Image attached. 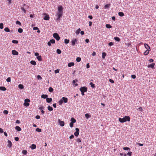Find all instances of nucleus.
I'll use <instances>...</instances> for the list:
<instances>
[{
    "label": "nucleus",
    "instance_id": "f257e3e1",
    "mask_svg": "<svg viewBox=\"0 0 156 156\" xmlns=\"http://www.w3.org/2000/svg\"><path fill=\"white\" fill-rule=\"evenodd\" d=\"M119 121L121 123H124L126 121L129 122L130 121V117L128 116H125L123 118H119Z\"/></svg>",
    "mask_w": 156,
    "mask_h": 156
},
{
    "label": "nucleus",
    "instance_id": "f03ea898",
    "mask_svg": "<svg viewBox=\"0 0 156 156\" xmlns=\"http://www.w3.org/2000/svg\"><path fill=\"white\" fill-rule=\"evenodd\" d=\"M63 14L57 13L55 15V16L57 17L56 18V21L60 22V18L62 16Z\"/></svg>",
    "mask_w": 156,
    "mask_h": 156
},
{
    "label": "nucleus",
    "instance_id": "7ed1b4c3",
    "mask_svg": "<svg viewBox=\"0 0 156 156\" xmlns=\"http://www.w3.org/2000/svg\"><path fill=\"white\" fill-rule=\"evenodd\" d=\"M63 9L62 6H58V12L57 13H59L63 14Z\"/></svg>",
    "mask_w": 156,
    "mask_h": 156
},
{
    "label": "nucleus",
    "instance_id": "20e7f679",
    "mask_svg": "<svg viewBox=\"0 0 156 156\" xmlns=\"http://www.w3.org/2000/svg\"><path fill=\"white\" fill-rule=\"evenodd\" d=\"M53 36L57 41H59L60 38L59 35L57 33H54L53 34Z\"/></svg>",
    "mask_w": 156,
    "mask_h": 156
},
{
    "label": "nucleus",
    "instance_id": "39448f33",
    "mask_svg": "<svg viewBox=\"0 0 156 156\" xmlns=\"http://www.w3.org/2000/svg\"><path fill=\"white\" fill-rule=\"evenodd\" d=\"M80 90L81 91L86 92L87 91V88L86 87H81L80 88Z\"/></svg>",
    "mask_w": 156,
    "mask_h": 156
},
{
    "label": "nucleus",
    "instance_id": "423d86ee",
    "mask_svg": "<svg viewBox=\"0 0 156 156\" xmlns=\"http://www.w3.org/2000/svg\"><path fill=\"white\" fill-rule=\"evenodd\" d=\"M75 130L76 131L74 133V135L75 136H78L79 135V129L78 128H76Z\"/></svg>",
    "mask_w": 156,
    "mask_h": 156
},
{
    "label": "nucleus",
    "instance_id": "0eeeda50",
    "mask_svg": "<svg viewBox=\"0 0 156 156\" xmlns=\"http://www.w3.org/2000/svg\"><path fill=\"white\" fill-rule=\"evenodd\" d=\"M44 15H45L43 18L44 19V20H49V19L50 18L49 15L46 13H44Z\"/></svg>",
    "mask_w": 156,
    "mask_h": 156
},
{
    "label": "nucleus",
    "instance_id": "6e6552de",
    "mask_svg": "<svg viewBox=\"0 0 156 156\" xmlns=\"http://www.w3.org/2000/svg\"><path fill=\"white\" fill-rule=\"evenodd\" d=\"M77 41L78 40L76 38L73 39L71 41L72 45L73 46L74 45Z\"/></svg>",
    "mask_w": 156,
    "mask_h": 156
},
{
    "label": "nucleus",
    "instance_id": "1a4fd4ad",
    "mask_svg": "<svg viewBox=\"0 0 156 156\" xmlns=\"http://www.w3.org/2000/svg\"><path fill=\"white\" fill-rule=\"evenodd\" d=\"M155 65V64L154 63H153L151 64L148 65L147 66V67L148 68H151L152 69H153L154 68V66Z\"/></svg>",
    "mask_w": 156,
    "mask_h": 156
},
{
    "label": "nucleus",
    "instance_id": "9d476101",
    "mask_svg": "<svg viewBox=\"0 0 156 156\" xmlns=\"http://www.w3.org/2000/svg\"><path fill=\"white\" fill-rule=\"evenodd\" d=\"M59 123L60 125L62 126H63L65 124L64 122L62 121H61L60 119L58 120Z\"/></svg>",
    "mask_w": 156,
    "mask_h": 156
},
{
    "label": "nucleus",
    "instance_id": "9b49d317",
    "mask_svg": "<svg viewBox=\"0 0 156 156\" xmlns=\"http://www.w3.org/2000/svg\"><path fill=\"white\" fill-rule=\"evenodd\" d=\"M12 54L13 55H17L18 54V52L15 50H12Z\"/></svg>",
    "mask_w": 156,
    "mask_h": 156
},
{
    "label": "nucleus",
    "instance_id": "f8f14e48",
    "mask_svg": "<svg viewBox=\"0 0 156 156\" xmlns=\"http://www.w3.org/2000/svg\"><path fill=\"white\" fill-rule=\"evenodd\" d=\"M46 101L47 103H50L51 101H52V99L51 98H48L47 97L46 99Z\"/></svg>",
    "mask_w": 156,
    "mask_h": 156
},
{
    "label": "nucleus",
    "instance_id": "ddd939ff",
    "mask_svg": "<svg viewBox=\"0 0 156 156\" xmlns=\"http://www.w3.org/2000/svg\"><path fill=\"white\" fill-rule=\"evenodd\" d=\"M30 148L32 149L33 150L35 149L36 147V145L34 144H32L30 146Z\"/></svg>",
    "mask_w": 156,
    "mask_h": 156
},
{
    "label": "nucleus",
    "instance_id": "4468645a",
    "mask_svg": "<svg viewBox=\"0 0 156 156\" xmlns=\"http://www.w3.org/2000/svg\"><path fill=\"white\" fill-rule=\"evenodd\" d=\"M144 46L145 48L146 49H147H147H149V50H151L150 47L147 44H144Z\"/></svg>",
    "mask_w": 156,
    "mask_h": 156
},
{
    "label": "nucleus",
    "instance_id": "2eb2a0df",
    "mask_svg": "<svg viewBox=\"0 0 156 156\" xmlns=\"http://www.w3.org/2000/svg\"><path fill=\"white\" fill-rule=\"evenodd\" d=\"M74 63L73 62L69 63L68 64V66L69 67H71L74 65Z\"/></svg>",
    "mask_w": 156,
    "mask_h": 156
},
{
    "label": "nucleus",
    "instance_id": "dca6fc26",
    "mask_svg": "<svg viewBox=\"0 0 156 156\" xmlns=\"http://www.w3.org/2000/svg\"><path fill=\"white\" fill-rule=\"evenodd\" d=\"M62 100L65 103H67L68 101V99L67 98L65 97H63L62 98Z\"/></svg>",
    "mask_w": 156,
    "mask_h": 156
},
{
    "label": "nucleus",
    "instance_id": "f3484780",
    "mask_svg": "<svg viewBox=\"0 0 156 156\" xmlns=\"http://www.w3.org/2000/svg\"><path fill=\"white\" fill-rule=\"evenodd\" d=\"M15 129L18 131H20L21 130V128L19 126H16Z\"/></svg>",
    "mask_w": 156,
    "mask_h": 156
},
{
    "label": "nucleus",
    "instance_id": "a211bd4d",
    "mask_svg": "<svg viewBox=\"0 0 156 156\" xmlns=\"http://www.w3.org/2000/svg\"><path fill=\"white\" fill-rule=\"evenodd\" d=\"M12 143L11 141L9 140H8V146L9 147H10L12 146Z\"/></svg>",
    "mask_w": 156,
    "mask_h": 156
},
{
    "label": "nucleus",
    "instance_id": "6ab92c4d",
    "mask_svg": "<svg viewBox=\"0 0 156 156\" xmlns=\"http://www.w3.org/2000/svg\"><path fill=\"white\" fill-rule=\"evenodd\" d=\"M48 95L47 94H42L41 96V98H42L45 99L47 98Z\"/></svg>",
    "mask_w": 156,
    "mask_h": 156
},
{
    "label": "nucleus",
    "instance_id": "aec40b11",
    "mask_svg": "<svg viewBox=\"0 0 156 156\" xmlns=\"http://www.w3.org/2000/svg\"><path fill=\"white\" fill-rule=\"evenodd\" d=\"M0 90L2 91H5L6 89L5 87H0Z\"/></svg>",
    "mask_w": 156,
    "mask_h": 156
},
{
    "label": "nucleus",
    "instance_id": "412c9836",
    "mask_svg": "<svg viewBox=\"0 0 156 156\" xmlns=\"http://www.w3.org/2000/svg\"><path fill=\"white\" fill-rule=\"evenodd\" d=\"M85 115V117L87 119L91 117V115H89V114L88 113L86 114Z\"/></svg>",
    "mask_w": 156,
    "mask_h": 156
},
{
    "label": "nucleus",
    "instance_id": "4be33fe9",
    "mask_svg": "<svg viewBox=\"0 0 156 156\" xmlns=\"http://www.w3.org/2000/svg\"><path fill=\"white\" fill-rule=\"evenodd\" d=\"M71 122L74 123L76 122V120L73 118H71Z\"/></svg>",
    "mask_w": 156,
    "mask_h": 156
},
{
    "label": "nucleus",
    "instance_id": "5701e85b",
    "mask_svg": "<svg viewBox=\"0 0 156 156\" xmlns=\"http://www.w3.org/2000/svg\"><path fill=\"white\" fill-rule=\"evenodd\" d=\"M48 110L50 111H52L53 110V108L52 107L49 105L48 107Z\"/></svg>",
    "mask_w": 156,
    "mask_h": 156
},
{
    "label": "nucleus",
    "instance_id": "b1692460",
    "mask_svg": "<svg viewBox=\"0 0 156 156\" xmlns=\"http://www.w3.org/2000/svg\"><path fill=\"white\" fill-rule=\"evenodd\" d=\"M114 39L116 41H120V39L119 37H114Z\"/></svg>",
    "mask_w": 156,
    "mask_h": 156
},
{
    "label": "nucleus",
    "instance_id": "393cba45",
    "mask_svg": "<svg viewBox=\"0 0 156 156\" xmlns=\"http://www.w3.org/2000/svg\"><path fill=\"white\" fill-rule=\"evenodd\" d=\"M107 54L105 52H103L102 53V58L103 59H105V57L106 56Z\"/></svg>",
    "mask_w": 156,
    "mask_h": 156
},
{
    "label": "nucleus",
    "instance_id": "a878e982",
    "mask_svg": "<svg viewBox=\"0 0 156 156\" xmlns=\"http://www.w3.org/2000/svg\"><path fill=\"white\" fill-rule=\"evenodd\" d=\"M81 31V29L80 28H79V29H78L76 31V35H78L80 32V31Z\"/></svg>",
    "mask_w": 156,
    "mask_h": 156
},
{
    "label": "nucleus",
    "instance_id": "bb28decb",
    "mask_svg": "<svg viewBox=\"0 0 156 156\" xmlns=\"http://www.w3.org/2000/svg\"><path fill=\"white\" fill-rule=\"evenodd\" d=\"M118 15L121 17L123 16H124V13L122 12H119L118 13Z\"/></svg>",
    "mask_w": 156,
    "mask_h": 156
},
{
    "label": "nucleus",
    "instance_id": "cd10ccee",
    "mask_svg": "<svg viewBox=\"0 0 156 156\" xmlns=\"http://www.w3.org/2000/svg\"><path fill=\"white\" fill-rule=\"evenodd\" d=\"M18 87L20 89H23L24 88L23 85L22 84H20L18 85Z\"/></svg>",
    "mask_w": 156,
    "mask_h": 156
},
{
    "label": "nucleus",
    "instance_id": "c85d7f7f",
    "mask_svg": "<svg viewBox=\"0 0 156 156\" xmlns=\"http://www.w3.org/2000/svg\"><path fill=\"white\" fill-rule=\"evenodd\" d=\"M149 49H147V50L144 53V55H147L149 53Z\"/></svg>",
    "mask_w": 156,
    "mask_h": 156
},
{
    "label": "nucleus",
    "instance_id": "c756f323",
    "mask_svg": "<svg viewBox=\"0 0 156 156\" xmlns=\"http://www.w3.org/2000/svg\"><path fill=\"white\" fill-rule=\"evenodd\" d=\"M30 62L32 65H34V66L36 65V62L34 60L31 61Z\"/></svg>",
    "mask_w": 156,
    "mask_h": 156
},
{
    "label": "nucleus",
    "instance_id": "7c9ffc66",
    "mask_svg": "<svg viewBox=\"0 0 156 156\" xmlns=\"http://www.w3.org/2000/svg\"><path fill=\"white\" fill-rule=\"evenodd\" d=\"M90 85L93 88H94L95 87V84H94L92 82H90Z\"/></svg>",
    "mask_w": 156,
    "mask_h": 156
},
{
    "label": "nucleus",
    "instance_id": "2f4dec72",
    "mask_svg": "<svg viewBox=\"0 0 156 156\" xmlns=\"http://www.w3.org/2000/svg\"><path fill=\"white\" fill-rule=\"evenodd\" d=\"M106 27L107 28H111L112 27V26L109 24H106L105 25Z\"/></svg>",
    "mask_w": 156,
    "mask_h": 156
},
{
    "label": "nucleus",
    "instance_id": "473e14b6",
    "mask_svg": "<svg viewBox=\"0 0 156 156\" xmlns=\"http://www.w3.org/2000/svg\"><path fill=\"white\" fill-rule=\"evenodd\" d=\"M4 30L6 32H10V30L9 29L8 27H5L4 29Z\"/></svg>",
    "mask_w": 156,
    "mask_h": 156
},
{
    "label": "nucleus",
    "instance_id": "72a5a7b5",
    "mask_svg": "<svg viewBox=\"0 0 156 156\" xmlns=\"http://www.w3.org/2000/svg\"><path fill=\"white\" fill-rule=\"evenodd\" d=\"M49 41L52 44H54L55 43V41L54 39H51Z\"/></svg>",
    "mask_w": 156,
    "mask_h": 156
},
{
    "label": "nucleus",
    "instance_id": "f704fd0d",
    "mask_svg": "<svg viewBox=\"0 0 156 156\" xmlns=\"http://www.w3.org/2000/svg\"><path fill=\"white\" fill-rule=\"evenodd\" d=\"M76 61L77 62H80L81 60V58H80V57H77L76 58Z\"/></svg>",
    "mask_w": 156,
    "mask_h": 156
},
{
    "label": "nucleus",
    "instance_id": "c9c22d12",
    "mask_svg": "<svg viewBox=\"0 0 156 156\" xmlns=\"http://www.w3.org/2000/svg\"><path fill=\"white\" fill-rule=\"evenodd\" d=\"M37 58L39 61H41L42 60L41 57V55H39L37 57Z\"/></svg>",
    "mask_w": 156,
    "mask_h": 156
},
{
    "label": "nucleus",
    "instance_id": "e433bc0d",
    "mask_svg": "<svg viewBox=\"0 0 156 156\" xmlns=\"http://www.w3.org/2000/svg\"><path fill=\"white\" fill-rule=\"evenodd\" d=\"M111 5L110 4H107L105 5V9L108 8H109Z\"/></svg>",
    "mask_w": 156,
    "mask_h": 156
},
{
    "label": "nucleus",
    "instance_id": "4c0bfd02",
    "mask_svg": "<svg viewBox=\"0 0 156 156\" xmlns=\"http://www.w3.org/2000/svg\"><path fill=\"white\" fill-rule=\"evenodd\" d=\"M69 39H65L64 40V42L66 44H67L69 43Z\"/></svg>",
    "mask_w": 156,
    "mask_h": 156
},
{
    "label": "nucleus",
    "instance_id": "58836bf2",
    "mask_svg": "<svg viewBox=\"0 0 156 156\" xmlns=\"http://www.w3.org/2000/svg\"><path fill=\"white\" fill-rule=\"evenodd\" d=\"M63 102V100H62V99H61L58 102L59 104L60 105H61L62 104Z\"/></svg>",
    "mask_w": 156,
    "mask_h": 156
},
{
    "label": "nucleus",
    "instance_id": "ea45409f",
    "mask_svg": "<svg viewBox=\"0 0 156 156\" xmlns=\"http://www.w3.org/2000/svg\"><path fill=\"white\" fill-rule=\"evenodd\" d=\"M48 90L50 92H52L53 91V89L52 87H50L48 89Z\"/></svg>",
    "mask_w": 156,
    "mask_h": 156
},
{
    "label": "nucleus",
    "instance_id": "a19ab883",
    "mask_svg": "<svg viewBox=\"0 0 156 156\" xmlns=\"http://www.w3.org/2000/svg\"><path fill=\"white\" fill-rule=\"evenodd\" d=\"M56 52L58 54H60L61 53V51L59 49H58L56 50Z\"/></svg>",
    "mask_w": 156,
    "mask_h": 156
},
{
    "label": "nucleus",
    "instance_id": "79ce46f5",
    "mask_svg": "<svg viewBox=\"0 0 156 156\" xmlns=\"http://www.w3.org/2000/svg\"><path fill=\"white\" fill-rule=\"evenodd\" d=\"M123 149L124 150L126 151H130V149L128 147H124L123 148Z\"/></svg>",
    "mask_w": 156,
    "mask_h": 156
},
{
    "label": "nucleus",
    "instance_id": "37998d69",
    "mask_svg": "<svg viewBox=\"0 0 156 156\" xmlns=\"http://www.w3.org/2000/svg\"><path fill=\"white\" fill-rule=\"evenodd\" d=\"M18 31L19 33H22L23 31V30L21 28H20L18 29Z\"/></svg>",
    "mask_w": 156,
    "mask_h": 156
},
{
    "label": "nucleus",
    "instance_id": "c03bdc74",
    "mask_svg": "<svg viewBox=\"0 0 156 156\" xmlns=\"http://www.w3.org/2000/svg\"><path fill=\"white\" fill-rule=\"evenodd\" d=\"M36 131L39 132H40L41 131V129L37 128L36 129Z\"/></svg>",
    "mask_w": 156,
    "mask_h": 156
},
{
    "label": "nucleus",
    "instance_id": "a18cd8bd",
    "mask_svg": "<svg viewBox=\"0 0 156 156\" xmlns=\"http://www.w3.org/2000/svg\"><path fill=\"white\" fill-rule=\"evenodd\" d=\"M23 105L24 106H25L26 107L29 106L30 105L29 104L28 102H25L24 103Z\"/></svg>",
    "mask_w": 156,
    "mask_h": 156
},
{
    "label": "nucleus",
    "instance_id": "49530a36",
    "mask_svg": "<svg viewBox=\"0 0 156 156\" xmlns=\"http://www.w3.org/2000/svg\"><path fill=\"white\" fill-rule=\"evenodd\" d=\"M12 42L14 44H17L18 43V41L17 40H13L12 41Z\"/></svg>",
    "mask_w": 156,
    "mask_h": 156
},
{
    "label": "nucleus",
    "instance_id": "de8ad7c7",
    "mask_svg": "<svg viewBox=\"0 0 156 156\" xmlns=\"http://www.w3.org/2000/svg\"><path fill=\"white\" fill-rule=\"evenodd\" d=\"M21 9L24 12V13H26V10H25V9L23 7H21Z\"/></svg>",
    "mask_w": 156,
    "mask_h": 156
},
{
    "label": "nucleus",
    "instance_id": "09e8293b",
    "mask_svg": "<svg viewBox=\"0 0 156 156\" xmlns=\"http://www.w3.org/2000/svg\"><path fill=\"white\" fill-rule=\"evenodd\" d=\"M22 152L24 154H27V152L26 150H23L22 151Z\"/></svg>",
    "mask_w": 156,
    "mask_h": 156
},
{
    "label": "nucleus",
    "instance_id": "8fccbe9b",
    "mask_svg": "<svg viewBox=\"0 0 156 156\" xmlns=\"http://www.w3.org/2000/svg\"><path fill=\"white\" fill-rule=\"evenodd\" d=\"M3 28V24L2 23H0V28L1 29H2Z\"/></svg>",
    "mask_w": 156,
    "mask_h": 156
},
{
    "label": "nucleus",
    "instance_id": "3c124183",
    "mask_svg": "<svg viewBox=\"0 0 156 156\" xmlns=\"http://www.w3.org/2000/svg\"><path fill=\"white\" fill-rule=\"evenodd\" d=\"M16 24L17 25H19L21 26V23L19 21H17L16 22Z\"/></svg>",
    "mask_w": 156,
    "mask_h": 156
},
{
    "label": "nucleus",
    "instance_id": "603ef678",
    "mask_svg": "<svg viewBox=\"0 0 156 156\" xmlns=\"http://www.w3.org/2000/svg\"><path fill=\"white\" fill-rule=\"evenodd\" d=\"M25 102H30V99H28V98H27V99H26L25 100Z\"/></svg>",
    "mask_w": 156,
    "mask_h": 156
},
{
    "label": "nucleus",
    "instance_id": "864d4df0",
    "mask_svg": "<svg viewBox=\"0 0 156 156\" xmlns=\"http://www.w3.org/2000/svg\"><path fill=\"white\" fill-rule=\"evenodd\" d=\"M60 69H57L55 70V73H59V71Z\"/></svg>",
    "mask_w": 156,
    "mask_h": 156
},
{
    "label": "nucleus",
    "instance_id": "5fc2aeb1",
    "mask_svg": "<svg viewBox=\"0 0 156 156\" xmlns=\"http://www.w3.org/2000/svg\"><path fill=\"white\" fill-rule=\"evenodd\" d=\"M37 78L38 80H41L42 79V77H41V76L40 75H38L37 76Z\"/></svg>",
    "mask_w": 156,
    "mask_h": 156
},
{
    "label": "nucleus",
    "instance_id": "6e6d98bb",
    "mask_svg": "<svg viewBox=\"0 0 156 156\" xmlns=\"http://www.w3.org/2000/svg\"><path fill=\"white\" fill-rule=\"evenodd\" d=\"M108 44L110 46H112L114 45V43L112 42H110L108 43Z\"/></svg>",
    "mask_w": 156,
    "mask_h": 156
},
{
    "label": "nucleus",
    "instance_id": "4d7b16f0",
    "mask_svg": "<svg viewBox=\"0 0 156 156\" xmlns=\"http://www.w3.org/2000/svg\"><path fill=\"white\" fill-rule=\"evenodd\" d=\"M6 81L7 82H10L11 81V78L10 77H8L6 79Z\"/></svg>",
    "mask_w": 156,
    "mask_h": 156
},
{
    "label": "nucleus",
    "instance_id": "13d9d810",
    "mask_svg": "<svg viewBox=\"0 0 156 156\" xmlns=\"http://www.w3.org/2000/svg\"><path fill=\"white\" fill-rule=\"evenodd\" d=\"M131 77L133 79H135L136 78V76L135 75H132Z\"/></svg>",
    "mask_w": 156,
    "mask_h": 156
},
{
    "label": "nucleus",
    "instance_id": "bf43d9fd",
    "mask_svg": "<svg viewBox=\"0 0 156 156\" xmlns=\"http://www.w3.org/2000/svg\"><path fill=\"white\" fill-rule=\"evenodd\" d=\"M76 141L77 142L79 143L81 142V140L80 139L78 138L76 140Z\"/></svg>",
    "mask_w": 156,
    "mask_h": 156
},
{
    "label": "nucleus",
    "instance_id": "052dcab7",
    "mask_svg": "<svg viewBox=\"0 0 156 156\" xmlns=\"http://www.w3.org/2000/svg\"><path fill=\"white\" fill-rule=\"evenodd\" d=\"M44 109V107L43 106H41L39 108V109L41 110H43V109Z\"/></svg>",
    "mask_w": 156,
    "mask_h": 156
},
{
    "label": "nucleus",
    "instance_id": "680f3d73",
    "mask_svg": "<svg viewBox=\"0 0 156 156\" xmlns=\"http://www.w3.org/2000/svg\"><path fill=\"white\" fill-rule=\"evenodd\" d=\"M69 126L71 127H73V123L71 122L69 124Z\"/></svg>",
    "mask_w": 156,
    "mask_h": 156
},
{
    "label": "nucleus",
    "instance_id": "e2e57ef3",
    "mask_svg": "<svg viewBox=\"0 0 156 156\" xmlns=\"http://www.w3.org/2000/svg\"><path fill=\"white\" fill-rule=\"evenodd\" d=\"M132 152H128L127 153V154L129 156H131L132 155Z\"/></svg>",
    "mask_w": 156,
    "mask_h": 156
},
{
    "label": "nucleus",
    "instance_id": "0e129e2a",
    "mask_svg": "<svg viewBox=\"0 0 156 156\" xmlns=\"http://www.w3.org/2000/svg\"><path fill=\"white\" fill-rule=\"evenodd\" d=\"M35 118L37 119H39L40 118V115H37L35 116Z\"/></svg>",
    "mask_w": 156,
    "mask_h": 156
},
{
    "label": "nucleus",
    "instance_id": "69168bd1",
    "mask_svg": "<svg viewBox=\"0 0 156 156\" xmlns=\"http://www.w3.org/2000/svg\"><path fill=\"white\" fill-rule=\"evenodd\" d=\"M14 139L16 141H17L19 140V138L18 137H16Z\"/></svg>",
    "mask_w": 156,
    "mask_h": 156
},
{
    "label": "nucleus",
    "instance_id": "338daca9",
    "mask_svg": "<svg viewBox=\"0 0 156 156\" xmlns=\"http://www.w3.org/2000/svg\"><path fill=\"white\" fill-rule=\"evenodd\" d=\"M90 67V66L89 65V63H87L86 65V68L87 69H88Z\"/></svg>",
    "mask_w": 156,
    "mask_h": 156
},
{
    "label": "nucleus",
    "instance_id": "774afa93",
    "mask_svg": "<svg viewBox=\"0 0 156 156\" xmlns=\"http://www.w3.org/2000/svg\"><path fill=\"white\" fill-rule=\"evenodd\" d=\"M74 137V135L73 134L71 135L70 136H69V138L71 139L73 138Z\"/></svg>",
    "mask_w": 156,
    "mask_h": 156
}]
</instances>
